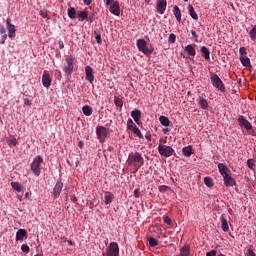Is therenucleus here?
Returning a JSON list of instances; mask_svg holds the SVG:
<instances>
[{
	"label": "nucleus",
	"instance_id": "1",
	"mask_svg": "<svg viewBox=\"0 0 256 256\" xmlns=\"http://www.w3.org/2000/svg\"><path fill=\"white\" fill-rule=\"evenodd\" d=\"M127 165L135 167L136 171L145 165V159L139 152H132L128 155Z\"/></svg>",
	"mask_w": 256,
	"mask_h": 256
},
{
	"label": "nucleus",
	"instance_id": "2",
	"mask_svg": "<svg viewBox=\"0 0 256 256\" xmlns=\"http://www.w3.org/2000/svg\"><path fill=\"white\" fill-rule=\"evenodd\" d=\"M75 69V57L73 56H65V62L63 66V71L67 77H71L73 75V71Z\"/></svg>",
	"mask_w": 256,
	"mask_h": 256
},
{
	"label": "nucleus",
	"instance_id": "3",
	"mask_svg": "<svg viewBox=\"0 0 256 256\" xmlns=\"http://www.w3.org/2000/svg\"><path fill=\"white\" fill-rule=\"evenodd\" d=\"M43 163V157L40 155L36 156L30 164V169L34 173L35 177L41 175V164Z\"/></svg>",
	"mask_w": 256,
	"mask_h": 256
},
{
	"label": "nucleus",
	"instance_id": "4",
	"mask_svg": "<svg viewBox=\"0 0 256 256\" xmlns=\"http://www.w3.org/2000/svg\"><path fill=\"white\" fill-rule=\"evenodd\" d=\"M210 81H211L213 87H215L216 89H219V91H221V93H225V84L223 83L221 78H219V75L212 73L210 75Z\"/></svg>",
	"mask_w": 256,
	"mask_h": 256
},
{
	"label": "nucleus",
	"instance_id": "5",
	"mask_svg": "<svg viewBox=\"0 0 256 256\" xmlns=\"http://www.w3.org/2000/svg\"><path fill=\"white\" fill-rule=\"evenodd\" d=\"M158 153L162 157H172L175 154V150L171 146L159 144L158 145Z\"/></svg>",
	"mask_w": 256,
	"mask_h": 256
},
{
	"label": "nucleus",
	"instance_id": "6",
	"mask_svg": "<svg viewBox=\"0 0 256 256\" xmlns=\"http://www.w3.org/2000/svg\"><path fill=\"white\" fill-rule=\"evenodd\" d=\"M96 135L101 143H105V139H107V135H109V130L104 126H97Z\"/></svg>",
	"mask_w": 256,
	"mask_h": 256
},
{
	"label": "nucleus",
	"instance_id": "7",
	"mask_svg": "<svg viewBox=\"0 0 256 256\" xmlns=\"http://www.w3.org/2000/svg\"><path fill=\"white\" fill-rule=\"evenodd\" d=\"M136 45L141 53H144V55H151V50L147 48V42L144 39H138Z\"/></svg>",
	"mask_w": 256,
	"mask_h": 256
},
{
	"label": "nucleus",
	"instance_id": "8",
	"mask_svg": "<svg viewBox=\"0 0 256 256\" xmlns=\"http://www.w3.org/2000/svg\"><path fill=\"white\" fill-rule=\"evenodd\" d=\"M6 29L8 31L9 39H15V33H17V28H15V25L11 23V18H7L6 20Z\"/></svg>",
	"mask_w": 256,
	"mask_h": 256
},
{
	"label": "nucleus",
	"instance_id": "9",
	"mask_svg": "<svg viewBox=\"0 0 256 256\" xmlns=\"http://www.w3.org/2000/svg\"><path fill=\"white\" fill-rule=\"evenodd\" d=\"M108 256H119V244L117 242H111L107 250Z\"/></svg>",
	"mask_w": 256,
	"mask_h": 256
},
{
	"label": "nucleus",
	"instance_id": "10",
	"mask_svg": "<svg viewBox=\"0 0 256 256\" xmlns=\"http://www.w3.org/2000/svg\"><path fill=\"white\" fill-rule=\"evenodd\" d=\"M238 123L240 127H244L246 131H251L253 129V126L251 125V122L245 118V116H240L238 118Z\"/></svg>",
	"mask_w": 256,
	"mask_h": 256
},
{
	"label": "nucleus",
	"instance_id": "11",
	"mask_svg": "<svg viewBox=\"0 0 256 256\" xmlns=\"http://www.w3.org/2000/svg\"><path fill=\"white\" fill-rule=\"evenodd\" d=\"M108 6L110 7V13H112V15H116V17H119V15H121V7L119 6L118 1H114Z\"/></svg>",
	"mask_w": 256,
	"mask_h": 256
},
{
	"label": "nucleus",
	"instance_id": "12",
	"mask_svg": "<svg viewBox=\"0 0 256 256\" xmlns=\"http://www.w3.org/2000/svg\"><path fill=\"white\" fill-rule=\"evenodd\" d=\"M61 191H63V183L61 182V180H59L54 188H53V196H54V199H59V195H61Z\"/></svg>",
	"mask_w": 256,
	"mask_h": 256
},
{
	"label": "nucleus",
	"instance_id": "13",
	"mask_svg": "<svg viewBox=\"0 0 256 256\" xmlns=\"http://www.w3.org/2000/svg\"><path fill=\"white\" fill-rule=\"evenodd\" d=\"M42 85L49 89L51 87V76L49 75V71L45 70L42 76Z\"/></svg>",
	"mask_w": 256,
	"mask_h": 256
},
{
	"label": "nucleus",
	"instance_id": "14",
	"mask_svg": "<svg viewBox=\"0 0 256 256\" xmlns=\"http://www.w3.org/2000/svg\"><path fill=\"white\" fill-rule=\"evenodd\" d=\"M85 73H86V81L93 84V82L95 81V75L93 74V68H91V66H86Z\"/></svg>",
	"mask_w": 256,
	"mask_h": 256
},
{
	"label": "nucleus",
	"instance_id": "15",
	"mask_svg": "<svg viewBox=\"0 0 256 256\" xmlns=\"http://www.w3.org/2000/svg\"><path fill=\"white\" fill-rule=\"evenodd\" d=\"M156 9L160 15L165 13V9H167V1L166 0H158Z\"/></svg>",
	"mask_w": 256,
	"mask_h": 256
},
{
	"label": "nucleus",
	"instance_id": "16",
	"mask_svg": "<svg viewBox=\"0 0 256 256\" xmlns=\"http://www.w3.org/2000/svg\"><path fill=\"white\" fill-rule=\"evenodd\" d=\"M197 44H189L184 48V51L190 55V57H195L197 55V51L195 50Z\"/></svg>",
	"mask_w": 256,
	"mask_h": 256
},
{
	"label": "nucleus",
	"instance_id": "17",
	"mask_svg": "<svg viewBox=\"0 0 256 256\" xmlns=\"http://www.w3.org/2000/svg\"><path fill=\"white\" fill-rule=\"evenodd\" d=\"M131 117L134 119L135 123L137 125H141V110L139 109H134L131 112Z\"/></svg>",
	"mask_w": 256,
	"mask_h": 256
},
{
	"label": "nucleus",
	"instance_id": "18",
	"mask_svg": "<svg viewBox=\"0 0 256 256\" xmlns=\"http://www.w3.org/2000/svg\"><path fill=\"white\" fill-rule=\"evenodd\" d=\"M220 221L222 225V231H224V233H229V222L227 221L225 214L221 215Z\"/></svg>",
	"mask_w": 256,
	"mask_h": 256
},
{
	"label": "nucleus",
	"instance_id": "19",
	"mask_svg": "<svg viewBox=\"0 0 256 256\" xmlns=\"http://www.w3.org/2000/svg\"><path fill=\"white\" fill-rule=\"evenodd\" d=\"M223 179H224V184L226 185V187H233L234 185L237 184V182L234 180V178L231 177V175H229V174L224 176Z\"/></svg>",
	"mask_w": 256,
	"mask_h": 256
},
{
	"label": "nucleus",
	"instance_id": "20",
	"mask_svg": "<svg viewBox=\"0 0 256 256\" xmlns=\"http://www.w3.org/2000/svg\"><path fill=\"white\" fill-rule=\"evenodd\" d=\"M218 169L222 177H227V175H229V173H227L229 171V168L225 164L223 163L218 164Z\"/></svg>",
	"mask_w": 256,
	"mask_h": 256
},
{
	"label": "nucleus",
	"instance_id": "21",
	"mask_svg": "<svg viewBox=\"0 0 256 256\" xmlns=\"http://www.w3.org/2000/svg\"><path fill=\"white\" fill-rule=\"evenodd\" d=\"M200 51L203 54L202 57H204L206 61H209V59H211V52L209 51V48H207L206 46H202L200 48Z\"/></svg>",
	"mask_w": 256,
	"mask_h": 256
},
{
	"label": "nucleus",
	"instance_id": "22",
	"mask_svg": "<svg viewBox=\"0 0 256 256\" xmlns=\"http://www.w3.org/2000/svg\"><path fill=\"white\" fill-rule=\"evenodd\" d=\"M104 199L105 205H111V203H113V199H115V195L111 192H105Z\"/></svg>",
	"mask_w": 256,
	"mask_h": 256
},
{
	"label": "nucleus",
	"instance_id": "23",
	"mask_svg": "<svg viewBox=\"0 0 256 256\" xmlns=\"http://www.w3.org/2000/svg\"><path fill=\"white\" fill-rule=\"evenodd\" d=\"M25 237H27V230L19 229L16 233V241H23Z\"/></svg>",
	"mask_w": 256,
	"mask_h": 256
},
{
	"label": "nucleus",
	"instance_id": "24",
	"mask_svg": "<svg viewBox=\"0 0 256 256\" xmlns=\"http://www.w3.org/2000/svg\"><path fill=\"white\" fill-rule=\"evenodd\" d=\"M198 105L201 107V109H209V102H207V99L203 97L198 98Z\"/></svg>",
	"mask_w": 256,
	"mask_h": 256
},
{
	"label": "nucleus",
	"instance_id": "25",
	"mask_svg": "<svg viewBox=\"0 0 256 256\" xmlns=\"http://www.w3.org/2000/svg\"><path fill=\"white\" fill-rule=\"evenodd\" d=\"M188 13L192 17V19H194V21L199 20V16L197 15V12H195V8L193 7V5H188Z\"/></svg>",
	"mask_w": 256,
	"mask_h": 256
},
{
	"label": "nucleus",
	"instance_id": "26",
	"mask_svg": "<svg viewBox=\"0 0 256 256\" xmlns=\"http://www.w3.org/2000/svg\"><path fill=\"white\" fill-rule=\"evenodd\" d=\"M184 157H191L193 155V146H186L182 149Z\"/></svg>",
	"mask_w": 256,
	"mask_h": 256
},
{
	"label": "nucleus",
	"instance_id": "27",
	"mask_svg": "<svg viewBox=\"0 0 256 256\" xmlns=\"http://www.w3.org/2000/svg\"><path fill=\"white\" fill-rule=\"evenodd\" d=\"M82 112L86 117H91V115H93V108L89 105H85L82 107Z\"/></svg>",
	"mask_w": 256,
	"mask_h": 256
},
{
	"label": "nucleus",
	"instance_id": "28",
	"mask_svg": "<svg viewBox=\"0 0 256 256\" xmlns=\"http://www.w3.org/2000/svg\"><path fill=\"white\" fill-rule=\"evenodd\" d=\"M173 13L178 23H181V9H179V6L175 5L173 7Z\"/></svg>",
	"mask_w": 256,
	"mask_h": 256
},
{
	"label": "nucleus",
	"instance_id": "29",
	"mask_svg": "<svg viewBox=\"0 0 256 256\" xmlns=\"http://www.w3.org/2000/svg\"><path fill=\"white\" fill-rule=\"evenodd\" d=\"M77 15H78V21H81V22L89 18V13L87 11H78Z\"/></svg>",
	"mask_w": 256,
	"mask_h": 256
},
{
	"label": "nucleus",
	"instance_id": "30",
	"mask_svg": "<svg viewBox=\"0 0 256 256\" xmlns=\"http://www.w3.org/2000/svg\"><path fill=\"white\" fill-rule=\"evenodd\" d=\"M191 255V248L189 245H186L180 249V256H189Z\"/></svg>",
	"mask_w": 256,
	"mask_h": 256
},
{
	"label": "nucleus",
	"instance_id": "31",
	"mask_svg": "<svg viewBox=\"0 0 256 256\" xmlns=\"http://www.w3.org/2000/svg\"><path fill=\"white\" fill-rule=\"evenodd\" d=\"M159 121L163 127H169V125H171V120H169V118L166 116H160Z\"/></svg>",
	"mask_w": 256,
	"mask_h": 256
},
{
	"label": "nucleus",
	"instance_id": "32",
	"mask_svg": "<svg viewBox=\"0 0 256 256\" xmlns=\"http://www.w3.org/2000/svg\"><path fill=\"white\" fill-rule=\"evenodd\" d=\"M240 61L244 67H251V60L247 56H240Z\"/></svg>",
	"mask_w": 256,
	"mask_h": 256
},
{
	"label": "nucleus",
	"instance_id": "33",
	"mask_svg": "<svg viewBox=\"0 0 256 256\" xmlns=\"http://www.w3.org/2000/svg\"><path fill=\"white\" fill-rule=\"evenodd\" d=\"M11 187L14 191H17V193H21V191H23V186L19 184V182H11Z\"/></svg>",
	"mask_w": 256,
	"mask_h": 256
},
{
	"label": "nucleus",
	"instance_id": "34",
	"mask_svg": "<svg viewBox=\"0 0 256 256\" xmlns=\"http://www.w3.org/2000/svg\"><path fill=\"white\" fill-rule=\"evenodd\" d=\"M68 17L70 19H76V17H77V10L75 8H73V7L69 8L68 9Z\"/></svg>",
	"mask_w": 256,
	"mask_h": 256
},
{
	"label": "nucleus",
	"instance_id": "35",
	"mask_svg": "<svg viewBox=\"0 0 256 256\" xmlns=\"http://www.w3.org/2000/svg\"><path fill=\"white\" fill-rule=\"evenodd\" d=\"M132 133H134V135L138 136L139 139H143V134L141 133V130H139V127L134 126V128L131 129Z\"/></svg>",
	"mask_w": 256,
	"mask_h": 256
},
{
	"label": "nucleus",
	"instance_id": "36",
	"mask_svg": "<svg viewBox=\"0 0 256 256\" xmlns=\"http://www.w3.org/2000/svg\"><path fill=\"white\" fill-rule=\"evenodd\" d=\"M250 39L256 41V25L249 32Z\"/></svg>",
	"mask_w": 256,
	"mask_h": 256
},
{
	"label": "nucleus",
	"instance_id": "37",
	"mask_svg": "<svg viewBox=\"0 0 256 256\" xmlns=\"http://www.w3.org/2000/svg\"><path fill=\"white\" fill-rule=\"evenodd\" d=\"M149 247H157L159 245V242L153 237L148 238Z\"/></svg>",
	"mask_w": 256,
	"mask_h": 256
},
{
	"label": "nucleus",
	"instance_id": "38",
	"mask_svg": "<svg viewBox=\"0 0 256 256\" xmlns=\"http://www.w3.org/2000/svg\"><path fill=\"white\" fill-rule=\"evenodd\" d=\"M204 183L206 187H213V178L211 177H205L204 178Z\"/></svg>",
	"mask_w": 256,
	"mask_h": 256
},
{
	"label": "nucleus",
	"instance_id": "39",
	"mask_svg": "<svg viewBox=\"0 0 256 256\" xmlns=\"http://www.w3.org/2000/svg\"><path fill=\"white\" fill-rule=\"evenodd\" d=\"M114 105H116V107H123V100H121V98L115 96L114 97Z\"/></svg>",
	"mask_w": 256,
	"mask_h": 256
},
{
	"label": "nucleus",
	"instance_id": "40",
	"mask_svg": "<svg viewBox=\"0 0 256 256\" xmlns=\"http://www.w3.org/2000/svg\"><path fill=\"white\" fill-rule=\"evenodd\" d=\"M135 127H137V125L135 124V122H133V119L129 118L127 121V129L131 131Z\"/></svg>",
	"mask_w": 256,
	"mask_h": 256
},
{
	"label": "nucleus",
	"instance_id": "41",
	"mask_svg": "<svg viewBox=\"0 0 256 256\" xmlns=\"http://www.w3.org/2000/svg\"><path fill=\"white\" fill-rule=\"evenodd\" d=\"M94 35H95V39H96L98 45H101V43H102L101 32H99L98 30H95Z\"/></svg>",
	"mask_w": 256,
	"mask_h": 256
},
{
	"label": "nucleus",
	"instance_id": "42",
	"mask_svg": "<svg viewBox=\"0 0 256 256\" xmlns=\"http://www.w3.org/2000/svg\"><path fill=\"white\" fill-rule=\"evenodd\" d=\"M7 143L9 147H15L17 145V139L16 138H8Z\"/></svg>",
	"mask_w": 256,
	"mask_h": 256
},
{
	"label": "nucleus",
	"instance_id": "43",
	"mask_svg": "<svg viewBox=\"0 0 256 256\" xmlns=\"http://www.w3.org/2000/svg\"><path fill=\"white\" fill-rule=\"evenodd\" d=\"M247 166L249 167V169H255V160L248 159L247 160Z\"/></svg>",
	"mask_w": 256,
	"mask_h": 256
},
{
	"label": "nucleus",
	"instance_id": "44",
	"mask_svg": "<svg viewBox=\"0 0 256 256\" xmlns=\"http://www.w3.org/2000/svg\"><path fill=\"white\" fill-rule=\"evenodd\" d=\"M239 53H240V57H246L247 56V48L240 47Z\"/></svg>",
	"mask_w": 256,
	"mask_h": 256
},
{
	"label": "nucleus",
	"instance_id": "45",
	"mask_svg": "<svg viewBox=\"0 0 256 256\" xmlns=\"http://www.w3.org/2000/svg\"><path fill=\"white\" fill-rule=\"evenodd\" d=\"M176 39H177V36H175V34L171 33L169 35L168 43H175Z\"/></svg>",
	"mask_w": 256,
	"mask_h": 256
},
{
	"label": "nucleus",
	"instance_id": "46",
	"mask_svg": "<svg viewBox=\"0 0 256 256\" xmlns=\"http://www.w3.org/2000/svg\"><path fill=\"white\" fill-rule=\"evenodd\" d=\"M54 75H55L56 79H58V81H61V79H62V77H63V76L61 75V71L55 70Z\"/></svg>",
	"mask_w": 256,
	"mask_h": 256
},
{
	"label": "nucleus",
	"instance_id": "47",
	"mask_svg": "<svg viewBox=\"0 0 256 256\" xmlns=\"http://www.w3.org/2000/svg\"><path fill=\"white\" fill-rule=\"evenodd\" d=\"M246 256H256L252 248L246 250Z\"/></svg>",
	"mask_w": 256,
	"mask_h": 256
},
{
	"label": "nucleus",
	"instance_id": "48",
	"mask_svg": "<svg viewBox=\"0 0 256 256\" xmlns=\"http://www.w3.org/2000/svg\"><path fill=\"white\" fill-rule=\"evenodd\" d=\"M21 250L23 251V253H29V245L23 244L21 246Z\"/></svg>",
	"mask_w": 256,
	"mask_h": 256
},
{
	"label": "nucleus",
	"instance_id": "49",
	"mask_svg": "<svg viewBox=\"0 0 256 256\" xmlns=\"http://www.w3.org/2000/svg\"><path fill=\"white\" fill-rule=\"evenodd\" d=\"M39 15L43 17V19H47V10H40Z\"/></svg>",
	"mask_w": 256,
	"mask_h": 256
},
{
	"label": "nucleus",
	"instance_id": "50",
	"mask_svg": "<svg viewBox=\"0 0 256 256\" xmlns=\"http://www.w3.org/2000/svg\"><path fill=\"white\" fill-rule=\"evenodd\" d=\"M24 105H27V107H31V105H33V102H31V100H29V98H24Z\"/></svg>",
	"mask_w": 256,
	"mask_h": 256
},
{
	"label": "nucleus",
	"instance_id": "51",
	"mask_svg": "<svg viewBox=\"0 0 256 256\" xmlns=\"http://www.w3.org/2000/svg\"><path fill=\"white\" fill-rule=\"evenodd\" d=\"M5 41H7V34H4L3 36H1V38H0V45L5 44Z\"/></svg>",
	"mask_w": 256,
	"mask_h": 256
},
{
	"label": "nucleus",
	"instance_id": "52",
	"mask_svg": "<svg viewBox=\"0 0 256 256\" xmlns=\"http://www.w3.org/2000/svg\"><path fill=\"white\" fill-rule=\"evenodd\" d=\"M206 256H217V250H211L206 253Z\"/></svg>",
	"mask_w": 256,
	"mask_h": 256
},
{
	"label": "nucleus",
	"instance_id": "53",
	"mask_svg": "<svg viewBox=\"0 0 256 256\" xmlns=\"http://www.w3.org/2000/svg\"><path fill=\"white\" fill-rule=\"evenodd\" d=\"M0 35H7V30L4 28V26H0Z\"/></svg>",
	"mask_w": 256,
	"mask_h": 256
},
{
	"label": "nucleus",
	"instance_id": "54",
	"mask_svg": "<svg viewBox=\"0 0 256 256\" xmlns=\"http://www.w3.org/2000/svg\"><path fill=\"white\" fill-rule=\"evenodd\" d=\"M164 223H166V225H171V218L169 216L164 217Z\"/></svg>",
	"mask_w": 256,
	"mask_h": 256
},
{
	"label": "nucleus",
	"instance_id": "55",
	"mask_svg": "<svg viewBox=\"0 0 256 256\" xmlns=\"http://www.w3.org/2000/svg\"><path fill=\"white\" fill-rule=\"evenodd\" d=\"M191 34H192V37H194V38H195V41L197 42V39L199 38V35H197V32L194 31V30H192V31H191Z\"/></svg>",
	"mask_w": 256,
	"mask_h": 256
},
{
	"label": "nucleus",
	"instance_id": "56",
	"mask_svg": "<svg viewBox=\"0 0 256 256\" xmlns=\"http://www.w3.org/2000/svg\"><path fill=\"white\" fill-rule=\"evenodd\" d=\"M58 45H59V49H65V44L63 43L62 40H59Z\"/></svg>",
	"mask_w": 256,
	"mask_h": 256
},
{
	"label": "nucleus",
	"instance_id": "57",
	"mask_svg": "<svg viewBox=\"0 0 256 256\" xmlns=\"http://www.w3.org/2000/svg\"><path fill=\"white\" fill-rule=\"evenodd\" d=\"M169 189V186L162 185L159 187V191H167Z\"/></svg>",
	"mask_w": 256,
	"mask_h": 256
},
{
	"label": "nucleus",
	"instance_id": "58",
	"mask_svg": "<svg viewBox=\"0 0 256 256\" xmlns=\"http://www.w3.org/2000/svg\"><path fill=\"white\" fill-rule=\"evenodd\" d=\"M134 197H136V199H139V189L134 190Z\"/></svg>",
	"mask_w": 256,
	"mask_h": 256
},
{
	"label": "nucleus",
	"instance_id": "59",
	"mask_svg": "<svg viewBox=\"0 0 256 256\" xmlns=\"http://www.w3.org/2000/svg\"><path fill=\"white\" fill-rule=\"evenodd\" d=\"M147 141H151V132H147L145 135Z\"/></svg>",
	"mask_w": 256,
	"mask_h": 256
},
{
	"label": "nucleus",
	"instance_id": "60",
	"mask_svg": "<svg viewBox=\"0 0 256 256\" xmlns=\"http://www.w3.org/2000/svg\"><path fill=\"white\" fill-rule=\"evenodd\" d=\"M84 5H91L93 3V0H83Z\"/></svg>",
	"mask_w": 256,
	"mask_h": 256
},
{
	"label": "nucleus",
	"instance_id": "61",
	"mask_svg": "<svg viewBox=\"0 0 256 256\" xmlns=\"http://www.w3.org/2000/svg\"><path fill=\"white\" fill-rule=\"evenodd\" d=\"M71 201H72V203H77V197L76 196H72L71 197Z\"/></svg>",
	"mask_w": 256,
	"mask_h": 256
},
{
	"label": "nucleus",
	"instance_id": "62",
	"mask_svg": "<svg viewBox=\"0 0 256 256\" xmlns=\"http://www.w3.org/2000/svg\"><path fill=\"white\" fill-rule=\"evenodd\" d=\"M113 2H115V0H106V5L109 6V5H111Z\"/></svg>",
	"mask_w": 256,
	"mask_h": 256
},
{
	"label": "nucleus",
	"instance_id": "63",
	"mask_svg": "<svg viewBox=\"0 0 256 256\" xmlns=\"http://www.w3.org/2000/svg\"><path fill=\"white\" fill-rule=\"evenodd\" d=\"M78 146L81 148H83V142H79Z\"/></svg>",
	"mask_w": 256,
	"mask_h": 256
},
{
	"label": "nucleus",
	"instance_id": "64",
	"mask_svg": "<svg viewBox=\"0 0 256 256\" xmlns=\"http://www.w3.org/2000/svg\"><path fill=\"white\" fill-rule=\"evenodd\" d=\"M67 243H68V245H73V241H71V240H68Z\"/></svg>",
	"mask_w": 256,
	"mask_h": 256
}]
</instances>
